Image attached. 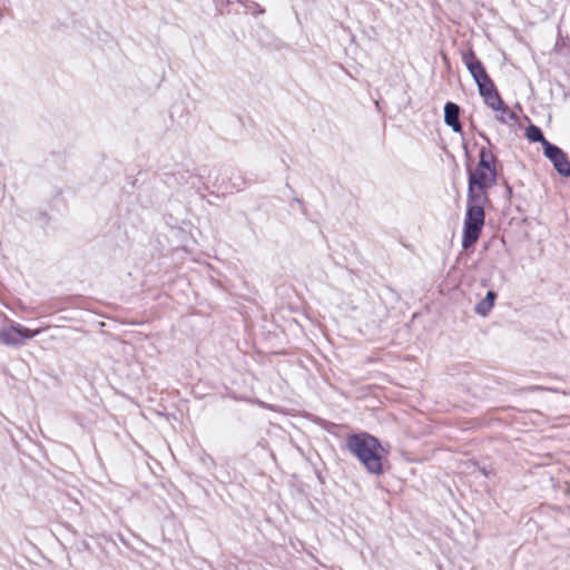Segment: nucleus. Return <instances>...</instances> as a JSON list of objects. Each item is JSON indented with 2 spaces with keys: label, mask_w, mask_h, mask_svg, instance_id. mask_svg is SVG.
I'll return each instance as SVG.
<instances>
[{
  "label": "nucleus",
  "mask_w": 570,
  "mask_h": 570,
  "mask_svg": "<svg viewBox=\"0 0 570 570\" xmlns=\"http://www.w3.org/2000/svg\"><path fill=\"white\" fill-rule=\"evenodd\" d=\"M345 445L368 473H383L382 460L386 451L375 436L368 433L351 434L346 438Z\"/></svg>",
  "instance_id": "f257e3e1"
},
{
  "label": "nucleus",
  "mask_w": 570,
  "mask_h": 570,
  "mask_svg": "<svg viewBox=\"0 0 570 570\" xmlns=\"http://www.w3.org/2000/svg\"><path fill=\"white\" fill-rule=\"evenodd\" d=\"M489 202V197L466 196V213L462 232V247L464 249L470 248L478 242L485 220L484 207Z\"/></svg>",
  "instance_id": "f03ea898"
},
{
  "label": "nucleus",
  "mask_w": 570,
  "mask_h": 570,
  "mask_svg": "<svg viewBox=\"0 0 570 570\" xmlns=\"http://www.w3.org/2000/svg\"><path fill=\"white\" fill-rule=\"evenodd\" d=\"M468 174V195L489 197L488 189L497 181V170L489 171L474 168L469 169Z\"/></svg>",
  "instance_id": "7ed1b4c3"
},
{
  "label": "nucleus",
  "mask_w": 570,
  "mask_h": 570,
  "mask_svg": "<svg viewBox=\"0 0 570 570\" xmlns=\"http://www.w3.org/2000/svg\"><path fill=\"white\" fill-rule=\"evenodd\" d=\"M41 328L30 330L21 324H12L0 328V344L11 347L21 346L26 341L39 335Z\"/></svg>",
  "instance_id": "20e7f679"
},
{
  "label": "nucleus",
  "mask_w": 570,
  "mask_h": 570,
  "mask_svg": "<svg viewBox=\"0 0 570 570\" xmlns=\"http://www.w3.org/2000/svg\"><path fill=\"white\" fill-rule=\"evenodd\" d=\"M543 155L552 163L559 175L570 176V161L561 148L553 144H544Z\"/></svg>",
  "instance_id": "39448f33"
},
{
  "label": "nucleus",
  "mask_w": 570,
  "mask_h": 570,
  "mask_svg": "<svg viewBox=\"0 0 570 570\" xmlns=\"http://www.w3.org/2000/svg\"><path fill=\"white\" fill-rule=\"evenodd\" d=\"M462 61L471 73L475 83L484 81L489 78L483 63L475 57V53L472 49L462 52Z\"/></svg>",
  "instance_id": "423d86ee"
},
{
  "label": "nucleus",
  "mask_w": 570,
  "mask_h": 570,
  "mask_svg": "<svg viewBox=\"0 0 570 570\" xmlns=\"http://www.w3.org/2000/svg\"><path fill=\"white\" fill-rule=\"evenodd\" d=\"M459 116L460 107L454 102H446L444 106V122L451 127L454 132H460L462 129Z\"/></svg>",
  "instance_id": "0eeeda50"
},
{
  "label": "nucleus",
  "mask_w": 570,
  "mask_h": 570,
  "mask_svg": "<svg viewBox=\"0 0 570 570\" xmlns=\"http://www.w3.org/2000/svg\"><path fill=\"white\" fill-rule=\"evenodd\" d=\"M480 159L475 168L483 170H497L495 156L484 147L480 149Z\"/></svg>",
  "instance_id": "6e6552de"
},
{
  "label": "nucleus",
  "mask_w": 570,
  "mask_h": 570,
  "mask_svg": "<svg viewBox=\"0 0 570 570\" xmlns=\"http://www.w3.org/2000/svg\"><path fill=\"white\" fill-rule=\"evenodd\" d=\"M495 297L497 294L493 291H489L485 297L475 305V313L481 316H487L494 305Z\"/></svg>",
  "instance_id": "1a4fd4ad"
},
{
  "label": "nucleus",
  "mask_w": 570,
  "mask_h": 570,
  "mask_svg": "<svg viewBox=\"0 0 570 570\" xmlns=\"http://www.w3.org/2000/svg\"><path fill=\"white\" fill-rule=\"evenodd\" d=\"M525 136L527 138L530 140V141H533V142H541L542 147L544 148V144H551L550 141H548L541 129L535 126V125H530L527 127L525 129Z\"/></svg>",
  "instance_id": "9d476101"
},
{
  "label": "nucleus",
  "mask_w": 570,
  "mask_h": 570,
  "mask_svg": "<svg viewBox=\"0 0 570 570\" xmlns=\"http://www.w3.org/2000/svg\"><path fill=\"white\" fill-rule=\"evenodd\" d=\"M484 99V102L488 107H490L492 110H498L502 108V105L504 104L501 99L498 90L493 91L492 94L488 95Z\"/></svg>",
  "instance_id": "9b49d317"
},
{
  "label": "nucleus",
  "mask_w": 570,
  "mask_h": 570,
  "mask_svg": "<svg viewBox=\"0 0 570 570\" xmlns=\"http://www.w3.org/2000/svg\"><path fill=\"white\" fill-rule=\"evenodd\" d=\"M476 85H478L479 94L483 98H485L488 95H490L497 90V88L490 77L484 81L476 82Z\"/></svg>",
  "instance_id": "f8f14e48"
},
{
  "label": "nucleus",
  "mask_w": 570,
  "mask_h": 570,
  "mask_svg": "<svg viewBox=\"0 0 570 570\" xmlns=\"http://www.w3.org/2000/svg\"><path fill=\"white\" fill-rule=\"evenodd\" d=\"M499 114L497 115V119L502 124H510L515 119L514 114L503 104L502 108L497 110Z\"/></svg>",
  "instance_id": "ddd939ff"
},
{
  "label": "nucleus",
  "mask_w": 570,
  "mask_h": 570,
  "mask_svg": "<svg viewBox=\"0 0 570 570\" xmlns=\"http://www.w3.org/2000/svg\"><path fill=\"white\" fill-rule=\"evenodd\" d=\"M245 9L250 11L253 14H263L265 10L255 1L250 0H237Z\"/></svg>",
  "instance_id": "4468645a"
},
{
  "label": "nucleus",
  "mask_w": 570,
  "mask_h": 570,
  "mask_svg": "<svg viewBox=\"0 0 570 570\" xmlns=\"http://www.w3.org/2000/svg\"><path fill=\"white\" fill-rule=\"evenodd\" d=\"M480 136L489 144L491 145L490 142V139L484 135V134H480Z\"/></svg>",
  "instance_id": "2eb2a0df"
}]
</instances>
